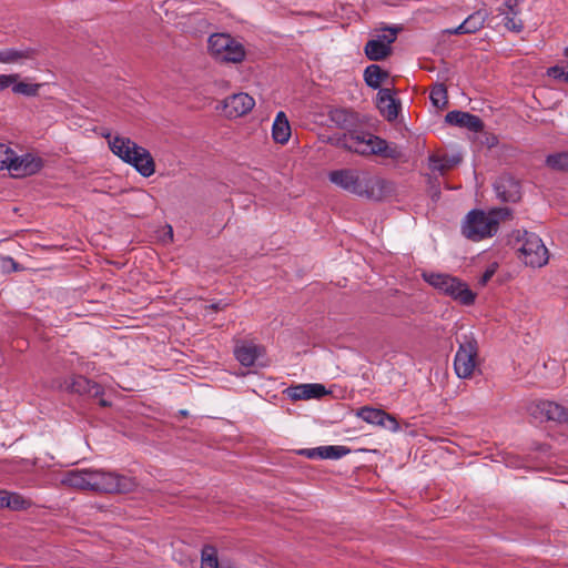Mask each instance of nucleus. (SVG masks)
<instances>
[{
	"label": "nucleus",
	"instance_id": "obj_1",
	"mask_svg": "<svg viewBox=\"0 0 568 568\" xmlns=\"http://www.w3.org/2000/svg\"><path fill=\"white\" fill-rule=\"evenodd\" d=\"M61 484L101 494H128L138 487L135 478L104 469L83 468L64 473Z\"/></svg>",
	"mask_w": 568,
	"mask_h": 568
},
{
	"label": "nucleus",
	"instance_id": "obj_2",
	"mask_svg": "<svg viewBox=\"0 0 568 568\" xmlns=\"http://www.w3.org/2000/svg\"><path fill=\"white\" fill-rule=\"evenodd\" d=\"M327 176L338 189L373 202L383 201L394 191L392 182L364 170L344 168L331 171Z\"/></svg>",
	"mask_w": 568,
	"mask_h": 568
},
{
	"label": "nucleus",
	"instance_id": "obj_3",
	"mask_svg": "<svg viewBox=\"0 0 568 568\" xmlns=\"http://www.w3.org/2000/svg\"><path fill=\"white\" fill-rule=\"evenodd\" d=\"M108 139L110 150L123 162L132 165L142 176L149 178L155 172V163L151 153L136 144L130 138L121 135H104Z\"/></svg>",
	"mask_w": 568,
	"mask_h": 568
},
{
	"label": "nucleus",
	"instance_id": "obj_4",
	"mask_svg": "<svg viewBox=\"0 0 568 568\" xmlns=\"http://www.w3.org/2000/svg\"><path fill=\"white\" fill-rule=\"evenodd\" d=\"M511 211L508 207L493 209L488 212L483 210L470 211L463 223V234L471 241L494 236L499 226V222L509 217Z\"/></svg>",
	"mask_w": 568,
	"mask_h": 568
},
{
	"label": "nucleus",
	"instance_id": "obj_5",
	"mask_svg": "<svg viewBox=\"0 0 568 568\" xmlns=\"http://www.w3.org/2000/svg\"><path fill=\"white\" fill-rule=\"evenodd\" d=\"M338 145L361 155L378 154L390 159L398 156L395 148H390L385 140L368 132L346 133L338 140Z\"/></svg>",
	"mask_w": 568,
	"mask_h": 568
},
{
	"label": "nucleus",
	"instance_id": "obj_6",
	"mask_svg": "<svg viewBox=\"0 0 568 568\" xmlns=\"http://www.w3.org/2000/svg\"><path fill=\"white\" fill-rule=\"evenodd\" d=\"M210 57L224 64H237L244 61L246 51L244 45L229 33H213L207 39Z\"/></svg>",
	"mask_w": 568,
	"mask_h": 568
},
{
	"label": "nucleus",
	"instance_id": "obj_7",
	"mask_svg": "<svg viewBox=\"0 0 568 568\" xmlns=\"http://www.w3.org/2000/svg\"><path fill=\"white\" fill-rule=\"evenodd\" d=\"M478 343L471 335H465L454 358V369L459 378H470L477 365Z\"/></svg>",
	"mask_w": 568,
	"mask_h": 568
},
{
	"label": "nucleus",
	"instance_id": "obj_8",
	"mask_svg": "<svg viewBox=\"0 0 568 568\" xmlns=\"http://www.w3.org/2000/svg\"><path fill=\"white\" fill-rule=\"evenodd\" d=\"M518 242L520 258L526 265L541 267L548 262V250L537 234L524 231Z\"/></svg>",
	"mask_w": 568,
	"mask_h": 568
},
{
	"label": "nucleus",
	"instance_id": "obj_9",
	"mask_svg": "<svg viewBox=\"0 0 568 568\" xmlns=\"http://www.w3.org/2000/svg\"><path fill=\"white\" fill-rule=\"evenodd\" d=\"M399 28H384L381 34L369 40L365 45V54L372 61L385 59L390 53V45L395 42Z\"/></svg>",
	"mask_w": 568,
	"mask_h": 568
},
{
	"label": "nucleus",
	"instance_id": "obj_10",
	"mask_svg": "<svg viewBox=\"0 0 568 568\" xmlns=\"http://www.w3.org/2000/svg\"><path fill=\"white\" fill-rule=\"evenodd\" d=\"M255 105V100L247 93L239 92L226 97L221 102V113L227 119H237L248 112Z\"/></svg>",
	"mask_w": 568,
	"mask_h": 568
},
{
	"label": "nucleus",
	"instance_id": "obj_11",
	"mask_svg": "<svg viewBox=\"0 0 568 568\" xmlns=\"http://www.w3.org/2000/svg\"><path fill=\"white\" fill-rule=\"evenodd\" d=\"M41 158L31 154L24 153L20 156L16 155L14 151L10 153L9 163L7 170L13 178H24L28 175H32L40 171L42 168Z\"/></svg>",
	"mask_w": 568,
	"mask_h": 568
},
{
	"label": "nucleus",
	"instance_id": "obj_12",
	"mask_svg": "<svg viewBox=\"0 0 568 568\" xmlns=\"http://www.w3.org/2000/svg\"><path fill=\"white\" fill-rule=\"evenodd\" d=\"M529 414L540 422L554 420L558 423L568 422L566 408L555 402L539 400L528 407Z\"/></svg>",
	"mask_w": 568,
	"mask_h": 568
},
{
	"label": "nucleus",
	"instance_id": "obj_13",
	"mask_svg": "<svg viewBox=\"0 0 568 568\" xmlns=\"http://www.w3.org/2000/svg\"><path fill=\"white\" fill-rule=\"evenodd\" d=\"M284 394L292 400H307L322 398L328 394V390L322 384L311 383L290 386L284 390Z\"/></svg>",
	"mask_w": 568,
	"mask_h": 568
},
{
	"label": "nucleus",
	"instance_id": "obj_14",
	"mask_svg": "<svg viewBox=\"0 0 568 568\" xmlns=\"http://www.w3.org/2000/svg\"><path fill=\"white\" fill-rule=\"evenodd\" d=\"M357 416L368 424L383 426L392 430H397L399 427L396 418L383 409L365 406L359 408Z\"/></svg>",
	"mask_w": 568,
	"mask_h": 568
},
{
	"label": "nucleus",
	"instance_id": "obj_15",
	"mask_svg": "<svg viewBox=\"0 0 568 568\" xmlns=\"http://www.w3.org/2000/svg\"><path fill=\"white\" fill-rule=\"evenodd\" d=\"M489 17L486 9H479L469 14L458 27L446 29L448 34H469L480 30Z\"/></svg>",
	"mask_w": 568,
	"mask_h": 568
},
{
	"label": "nucleus",
	"instance_id": "obj_16",
	"mask_svg": "<svg viewBox=\"0 0 568 568\" xmlns=\"http://www.w3.org/2000/svg\"><path fill=\"white\" fill-rule=\"evenodd\" d=\"M264 354V348L254 343L240 342L234 348L235 358L246 367L253 366L256 359Z\"/></svg>",
	"mask_w": 568,
	"mask_h": 568
},
{
	"label": "nucleus",
	"instance_id": "obj_17",
	"mask_svg": "<svg viewBox=\"0 0 568 568\" xmlns=\"http://www.w3.org/2000/svg\"><path fill=\"white\" fill-rule=\"evenodd\" d=\"M445 121L448 124L466 128L473 132H479L483 130L481 120L477 115L470 114L468 112L450 111L446 114Z\"/></svg>",
	"mask_w": 568,
	"mask_h": 568
},
{
	"label": "nucleus",
	"instance_id": "obj_18",
	"mask_svg": "<svg viewBox=\"0 0 568 568\" xmlns=\"http://www.w3.org/2000/svg\"><path fill=\"white\" fill-rule=\"evenodd\" d=\"M7 78H10L9 88H11V91L18 95H23L28 98L37 97L42 87L41 83H34L29 80H21L19 73H9L7 74Z\"/></svg>",
	"mask_w": 568,
	"mask_h": 568
},
{
	"label": "nucleus",
	"instance_id": "obj_19",
	"mask_svg": "<svg viewBox=\"0 0 568 568\" xmlns=\"http://www.w3.org/2000/svg\"><path fill=\"white\" fill-rule=\"evenodd\" d=\"M519 184L513 179H499L494 184V190L498 199L504 202H516L520 197Z\"/></svg>",
	"mask_w": 568,
	"mask_h": 568
},
{
	"label": "nucleus",
	"instance_id": "obj_20",
	"mask_svg": "<svg viewBox=\"0 0 568 568\" xmlns=\"http://www.w3.org/2000/svg\"><path fill=\"white\" fill-rule=\"evenodd\" d=\"M377 108L389 121L398 115V105L389 89H381L377 93Z\"/></svg>",
	"mask_w": 568,
	"mask_h": 568
},
{
	"label": "nucleus",
	"instance_id": "obj_21",
	"mask_svg": "<svg viewBox=\"0 0 568 568\" xmlns=\"http://www.w3.org/2000/svg\"><path fill=\"white\" fill-rule=\"evenodd\" d=\"M69 388L71 392L83 395H90L92 397H99L103 395V387L95 382L88 379L87 377L79 375L72 378Z\"/></svg>",
	"mask_w": 568,
	"mask_h": 568
},
{
	"label": "nucleus",
	"instance_id": "obj_22",
	"mask_svg": "<svg viewBox=\"0 0 568 568\" xmlns=\"http://www.w3.org/2000/svg\"><path fill=\"white\" fill-rule=\"evenodd\" d=\"M291 134V125L285 112H277L272 125V138L276 143L285 144L288 142Z\"/></svg>",
	"mask_w": 568,
	"mask_h": 568
},
{
	"label": "nucleus",
	"instance_id": "obj_23",
	"mask_svg": "<svg viewBox=\"0 0 568 568\" xmlns=\"http://www.w3.org/2000/svg\"><path fill=\"white\" fill-rule=\"evenodd\" d=\"M32 506V501L22 495L8 490H0V508L11 510H26Z\"/></svg>",
	"mask_w": 568,
	"mask_h": 568
},
{
	"label": "nucleus",
	"instance_id": "obj_24",
	"mask_svg": "<svg viewBox=\"0 0 568 568\" xmlns=\"http://www.w3.org/2000/svg\"><path fill=\"white\" fill-rule=\"evenodd\" d=\"M34 51L31 48H4L0 49V63L13 64L31 59Z\"/></svg>",
	"mask_w": 568,
	"mask_h": 568
},
{
	"label": "nucleus",
	"instance_id": "obj_25",
	"mask_svg": "<svg viewBox=\"0 0 568 568\" xmlns=\"http://www.w3.org/2000/svg\"><path fill=\"white\" fill-rule=\"evenodd\" d=\"M444 294L458 301L463 305H471L475 301L476 293L470 291L468 286H438Z\"/></svg>",
	"mask_w": 568,
	"mask_h": 568
},
{
	"label": "nucleus",
	"instance_id": "obj_26",
	"mask_svg": "<svg viewBox=\"0 0 568 568\" xmlns=\"http://www.w3.org/2000/svg\"><path fill=\"white\" fill-rule=\"evenodd\" d=\"M388 77L387 72L383 71L377 64L366 67L364 71V79L366 84L372 89H378L382 82Z\"/></svg>",
	"mask_w": 568,
	"mask_h": 568
},
{
	"label": "nucleus",
	"instance_id": "obj_27",
	"mask_svg": "<svg viewBox=\"0 0 568 568\" xmlns=\"http://www.w3.org/2000/svg\"><path fill=\"white\" fill-rule=\"evenodd\" d=\"M329 121L338 128L347 129L354 124V115L346 109H333L328 113Z\"/></svg>",
	"mask_w": 568,
	"mask_h": 568
},
{
	"label": "nucleus",
	"instance_id": "obj_28",
	"mask_svg": "<svg viewBox=\"0 0 568 568\" xmlns=\"http://www.w3.org/2000/svg\"><path fill=\"white\" fill-rule=\"evenodd\" d=\"M201 568H235L231 565L220 566L216 549L213 546H204L202 549Z\"/></svg>",
	"mask_w": 568,
	"mask_h": 568
},
{
	"label": "nucleus",
	"instance_id": "obj_29",
	"mask_svg": "<svg viewBox=\"0 0 568 568\" xmlns=\"http://www.w3.org/2000/svg\"><path fill=\"white\" fill-rule=\"evenodd\" d=\"M546 164L555 171L568 172V151L549 154Z\"/></svg>",
	"mask_w": 568,
	"mask_h": 568
},
{
	"label": "nucleus",
	"instance_id": "obj_30",
	"mask_svg": "<svg viewBox=\"0 0 568 568\" xmlns=\"http://www.w3.org/2000/svg\"><path fill=\"white\" fill-rule=\"evenodd\" d=\"M320 459H339L351 452L348 447L342 445L320 446Z\"/></svg>",
	"mask_w": 568,
	"mask_h": 568
},
{
	"label": "nucleus",
	"instance_id": "obj_31",
	"mask_svg": "<svg viewBox=\"0 0 568 568\" xmlns=\"http://www.w3.org/2000/svg\"><path fill=\"white\" fill-rule=\"evenodd\" d=\"M430 101L436 108H445L447 105V90L442 83L435 84L430 91Z\"/></svg>",
	"mask_w": 568,
	"mask_h": 568
},
{
	"label": "nucleus",
	"instance_id": "obj_32",
	"mask_svg": "<svg viewBox=\"0 0 568 568\" xmlns=\"http://www.w3.org/2000/svg\"><path fill=\"white\" fill-rule=\"evenodd\" d=\"M424 281L429 284H463L462 282L457 281L455 277H450L446 274H434V273H423Z\"/></svg>",
	"mask_w": 568,
	"mask_h": 568
},
{
	"label": "nucleus",
	"instance_id": "obj_33",
	"mask_svg": "<svg viewBox=\"0 0 568 568\" xmlns=\"http://www.w3.org/2000/svg\"><path fill=\"white\" fill-rule=\"evenodd\" d=\"M547 74L555 80L568 82V63L549 68Z\"/></svg>",
	"mask_w": 568,
	"mask_h": 568
},
{
	"label": "nucleus",
	"instance_id": "obj_34",
	"mask_svg": "<svg viewBox=\"0 0 568 568\" xmlns=\"http://www.w3.org/2000/svg\"><path fill=\"white\" fill-rule=\"evenodd\" d=\"M428 166L433 172L444 173V171L447 170L450 164H448L444 159H440L436 155H430L428 159Z\"/></svg>",
	"mask_w": 568,
	"mask_h": 568
},
{
	"label": "nucleus",
	"instance_id": "obj_35",
	"mask_svg": "<svg viewBox=\"0 0 568 568\" xmlns=\"http://www.w3.org/2000/svg\"><path fill=\"white\" fill-rule=\"evenodd\" d=\"M0 268L3 273H11L19 271L20 266L11 256H0Z\"/></svg>",
	"mask_w": 568,
	"mask_h": 568
},
{
	"label": "nucleus",
	"instance_id": "obj_36",
	"mask_svg": "<svg viewBox=\"0 0 568 568\" xmlns=\"http://www.w3.org/2000/svg\"><path fill=\"white\" fill-rule=\"evenodd\" d=\"M498 270L499 264L497 262L488 264L480 277L479 284H486L487 282L491 281L494 275L497 274Z\"/></svg>",
	"mask_w": 568,
	"mask_h": 568
},
{
	"label": "nucleus",
	"instance_id": "obj_37",
	"mask_svg": "<svg viewBox=\"0 0 568 568\" xmlns=\"http://www.w3.org/2000/svg\"><path fill=\"white\" fill-rule=\"evenodd\" d=\"M10 153L12 150L3 143H0V170H7Z\"/></svg>",
	"mask_w": 568,
	"mask_h": 568
},
{
	"label": "nucleus",
	"instance_id": "obj_38",
	"mask_svg": "<svg viewBox=\"0 0 568 568\" xmlns=\"http://www.w3.org/2000/svg\"><path fill=\"white\" fill-rule=\"evenodd\" d=\"M298 454L302 456H305L310 459H320L321 449H320V447L304 448V449L298 450Z\"/></svg>",
	"mask_w": 568,
	"mask_h": 568
},
{
	"label": "nucleus",
	"instance_id": "obj_39",
	"mask_svg": "<svg viewBox=\"0 0 568 568\" xmlns=\"http://www.w3.org/2000/svg\"><path fill=\"white\" fill-rule=\"evenodd\" d=\"M9 80H10V78H7L6 73L0 74V92L9 89V87H10Z\"/></svg>",
	"mask_w": 568,
	"mask_h": 568
},
{
	"label": "nucleus",
	"instance_id": "obj_40",
	"mask_svg": "<svg viewBox=\"0 0 568 568\" xmlns=\"http://www.w3.org/2000/svg\"><path fill=\"white\" fill-rule=\"evenodd\" d=\"M506 27L511 30L520 31L523 26L521 23H517L514 18H509L506 22Z\"/></svg>",
	"mask_w": 568,
	"mask_h": 568
},
{
	"label": "nucleus",
	"instance_id": "obj_41",
	"mask_svg": "<svg viewBox=\"0 0 568 568\" xmlns=\"http://www.w3.org/2000/svg\"><path fill=\"white\" fill-rule=\"evenodd\" d=\"M99 404H100L101 406H103V407H106V406H109V405H110V404H109V402H106V400H105V399H103V398H102V399H100Z\"/></svg>",
	"mask_w": 568,
	"mask_h": 568
},
{
	"label": "nucleus",
	"instance_id": "obj_42",
	"mask_svg": "<svg viewBox=\"0 0 568 568\" xmlns=\"http://www.w3.org/2000/svg\"><path fill=\"white\" fill-rule=\"evenodd\" d=\"M168 234L170 236V240H172L173 239V230L170 225L168 226Z\"/></svg>",
	"mask_w": 568,
	"mask_h": 568
},
{
	"label": "nucleus",
	"instance_id": "obj_43",
	"mask_svg": "<svg viewBox=\"0 0 568 568\" xmlns=\"http://www.w3.org/2000/svg\"><path fill=\"white\" fill-rule=\"evenodd\" d=\"M210 307H211L212 310H217V308H219L217 304H212V305H210Z\"/></svg>",
	"mask_w": 568,
	"mask_h": 568
},
{
	"label": "nucleus",
	"instance_id": "obj_44",
	"mask_svg": "<svg viewBox=\"0 0 568 568\" xmlns=\"http://www.w3.org/2000/svg\"><path fill=\"white\" fill-rule=\"evenodd\" d=\"M564 54H565V57H567V58H568V47H567V48H565Z\"/></svg>",
	"mask_w": 568,
	"mask_h": 568
}]
</instances>
